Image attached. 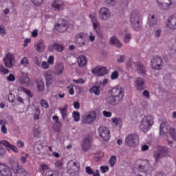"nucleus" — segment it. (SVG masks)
<instances>
[{
    "instance_id": "nucleus-1",
    "label": "nucleus",
    "mask_w": 176,
    "mask_h": 176,
    "mask_svg": "<svg viewBox=\"0 0 176 176\" xmlns=\"http://www.w3.org/2000/svg\"><path fill=\"white\" fill-rule=\"evenodd\" d=\"M109 94L110 96L107 98L109 104L110 105H119L124 97V89L118 85L110 90Z\"/></svg>"
},
{
    "instance_id": "nucleus-2",
    "label": "nucleus",
    "mask_w": 176,
    "mask_h": 176,
    "mask_svg": "<svg viewBox=\"0 0 176 176\" xmlns=\"http://www.w3.org/2000/svg\"><path fill=\"white\" fill-rule=\"evenodd\" d=\"M155 123V118L151 115L145 116L141 120L140 129L143 133H147Z\"/></svg>"
},
{
    "instance_id": "nucleus-3",
    "label": "nucleus",
    "mask_w": 176,
    "mask_h": 176,
    "mask_svg": "<svg viewBox=\"0 0 176 176\" xmlns=\"http://www.w3.org/2000/svg\"><path fill=\"white\" fill-rule=\"evenodd\" d=\"M140 19H141V15L140 12L137 10L132 11L130 17V23L132 28L135 29V31H140L141 29V25H140Z\"/></svg>"
},
{
    "instance_id": "nucleus-4",
    "label": "nucleus",
    "mask_w": 176,
    "mask_h": 176,
    "mask_svg": "<svg viewBox=\"0 0 176 176\" xmlns=\"http://www.w3.org/2000/svg\"><path fill=\"white\" fill-rule=\"evenodd\" d=\"M125 144L130 148H135L140 144V138L135 133H131L126 137Z\"/></svg>"
},
{
    "instance_id": "nucleus-5",
    "label": "nucleus",
    "mask_w": 176,
    "mask_h": 176,
    "mask_svg": "<svg viewBox=\"0 0 176 176\" xmlns=\"http://www.w3.org/2000/svg\"><path fill=\"white\" fill-rule=\"evenodd\" d=\"M126 68H128V69L136 68L140 75H142V76H145V67L142 63H134L129 60L126 63Z\"/></svg>"
},
{
    "instance_id": "nucleus-6",
    "label": "nucleus",
    "mask_w": 176,
    "mask_h": 176,
    "mask_svg": "<svg viewBox=\"0 0 176 176\" xmlns=\"http://www.w3.org/2000/svg\"><path fill=\"white\" fill-rule=\"evenodd\" d=\"M167 153V148L164 146H158L157 151L154 152V157L155 159V163H159L163 157L166 156Z\"/></svg>"
},
{
    "instance_id": "nucleus-7",
    "label": "nucleus",
    "mask_w": 176,
    "mask_h": 176,
    "mask_svg": "<svg viewBox=\"0 0 176 176\" xmlns=\"http://www.w3.org/2000/svg\"><path fill=\"white\" fill-rule=\"evenodd\" d=\"M86 38H87V34L85 32L78 33L75 36L74 42L79 47H83V46H86Z\"/></svg>"
},
{
    "instance_id": "nucleus-8",
    "label": "nucleus",
    "mask_w": 176,
    "mask_h": 176,
    "mask_svg": "<svg viewBox=\"0 0 176 176\" xmlns=\"http://www.w3.org/2000/svg\"><path fill=\"white\" fill-rule=\"evenodd\" d=\"M98 134L103 141H109V139L111 138V132L109 131V129L105 126H100L98 129Z\"/></svg>"
},
{
    "instance_id": "nucleus-9",
    "label": "nucleus",
    "mask_w": 176,
    "mask_h": 176,
    "mask_svg": "<svg viewBox=\"0 0 176 176\" xmlns=\"http://www.w3.org/2000/svg\"><path fill=\"white\" fill-rule=\"evenodd\" d=\"M158 6L163 10H167L170 9L172 5L176 6V1H171V0H157Z\"/></svg>"
},
{
    "instance_id": "nucleus-10",
    "label": "nucleus",
    "mask_w": 176,
    "mask_h": 176,
    "mask_svg": "<svg viewBox=\"0 0 176 176\" xmlns=\"http://www.w3.org/2000/svg\"><path fill=\"white\" fill-rule=\"evenodd\" d=\"M89 18L91 20L93 28L95 30L96 32L98 34V36L100 38V39H102L104 38V36L102 35V33L97 31V28L100 27V22L97 21V18L96 17V14H91L89 15Z\"/></svg>"
},
{
    "instance_id": "nucleus-11",
    "label": "nucleus",
    "mask_w": 176,
    "mask_h": 176,
    "mask_svg": "<svg viewBox=\"0 0 176 176\" xmlns=\"http://www.w3.org/2000/svg\"><path fill=\"white\" fill-rule=\"evenodd\" d=\"M136 164L139 171H143L144 173H148L146 167L149 166V160H138L136 161Z\"/></svg>"
},
{
    "instance_id": "nucleus-12",
    "label": "nucleus",
    "mask_w": 176,
    "mask_h": 176,
    "mask_svg": "<svg viewBox=\"0 0 176 176\" xmlns=\"http://www.w3.org/2000/svg\"><path fill=\"white\" fill-rule=\"evenodd\" d=\"M91 73L95 76H104V75L108 74V70L104 66H98L91 71Z\"/></svg>"
},
{
    "instance_id": "nucleus-13",
    "label": "nucleus",
    "mask_w": 176,
    "mask_h": 176,
    "mask_svg": "<svg viewBox=\"0 0 176 176\" xmlns=\"http://www.w3.org/2000/svg\"><path fill=\"white\" fill-rule=\"evenodd\" d=\"M99 17L101 20H109L111 19V11L105 7L100 8L99 10Z\"/></svg>"
},
{
    "instance_id": "nucleus-14",
    "label": "nucleus",
    "mask_w": 176,
    "mask_h": 176,
    "mask_svg": "<svg viewBox=\"0 0 176 176\" xmlns=\"http://www.w3.org/2000/svg\"><path fill=\"white\" fill-rule=\"evenodd\" d=\"M163 59L160 57H155L151 60V67L153 69H162Z\"/></svg>"
},
{
    "instance_id": "nucleus-15",
    "label": "nucleus",
    "mask_w": 176,
    "mask_h": 176,
    "mask_svg": "<svg viewBox=\"0 0 176 176\" xmlns=\"http://www.w3.org/2000/svg\"><path fill=\"white\" fill-rule=\"evenodd\" d=\"M52 6L54 10L56 12H60V10H64L65 4L64 3V1L61 0H54L52 4Z\"/></svg>"
},
{
    "instance_id": "nucleus-16",
    "label": "nucleus",
    "mask_w": 176,
    "mask_h": 176,
    "mask_svg": "<svg viewBox=\"0 0 176 176\" xmlns=\"http://www.w3.org/2000/svg\"><path fill=\"white\" fill-rule=\"evenodd\" d=\"M0 174L1 176H12V170L5 164H0Z\"/></svg>"
},
{
    "instance_id": "nucleus-17",
    "label": "nucleus",
    "mask_w": 176,
    "mask_h": 176,
    "mask_svg": "<svg viewBox=\"0 0 176 176\" xmlns=\"http://www.w3.org/2000/svg\"><path fill=\"white\" fill-rule=\"evenodd\" d=\"M5 65L8 68H12L13 66V63H14V56H13V54L9 53L7 54L6 57L3 58Z\"/></svg>"
},
{
    "instance_id": "nucleus-18",
    "label": "nucleus",
    "mask_w": 176,
    "mask_h": 176,
    "mask_svg": "<svg viewBox=\"0 0 176 176\" xmlns=\"http://www.w3.org/2000/svg\"><path fill=\"white\" fill-rule=\"evenodd\" d=\"M166 25L170 30H176V14L172 15L168 19Z\"/></svg>"
},
{
    "instance_id": "nucleus-19",
    "label": "nucleus",
    "mask_w": 176,
    "mask_h": 176,
    "mask_svg": "<svg viewBox=\"0 0 176 176\" xmlns=\"http://www.w3.org/2000/svg\"><path fill=\"white\" fill-rule=\"evenodd\" d=\"M13 171L16 176H27V174H28L27 170L19 164H17L16 166L13 168Z\"/></svg>"
},
{
    "instance_id": "nucleus-20",
    "label": "nucleus",
    "mask_w": 176,
    "mask_h": 176,
    "mask_svg": "<svg viewBox=\"0 0 176 176\" xmlns=\"http://www.w3.org/2000/svg\"><path fill=\"white\" fill-rule=\"evenodd\" d=\"M65 47L61 44H58L55 43L54 44H51L48 46V52H63Z\"/></svg>"
},
{
    "instance_id": "nucleus-21",
    "label": "nucleus",
    "mask_w": 176,
    "mask_h": 176,
    "mask_svg": "<svg viewBox=\"0 0 176 176\" xmlns=\"http://www.w3.org/2000/svg\"><path fill=\"white\" fill-rule=\"evenodd\" d=\"M94 120H96L95 112H91L90 113L84 116L82 119V123H87V124L93 123Z\"/></svg>"
},
{
    "instance_id": "nucleus-22",
    "label": "nucleus",
    "mask_w": 176,
    "mask_h": 176,
    "mask_svg": "<svg viewBox=\"0 0 176 176\" xmlns=\"http://www.w3.org/2000/svg\"><path fill=\"white\" fill-rule=\"evenodd\" d=\"M67 168L69 174H76V173H79L80 166L79 165V162H74L69 168L67 167Z\"/></svg>"
},
{
    "instance_id": "nucleus-23",
    "label": "nucleus",
    "mask_w": 176,
    "mask_h": 176,
    "mask_svg": "<svg viewBox=\"0 0 176 176\" xmlns=\"http://www.w3.org/2000/svg\"><path fill=\"white\" fill-rule=\"evenodd\" d=\"M81 148L84 152H87L90 150V148H91V143L89 138H86L82 140Z\"/></svg>"
},
{
    "instance_id": "nucleus-24",
    "label": "nucleus",
    "mask_w": 176,
    "mask_h": 176,
    "mask_svg": "<svg viewBox=\"0 0 176 176\" xmlns=\"http://www.w3.org/2000/svg\"><path fill=\"white\" fill-rule=\"evenodd\" d=\"M55 28L58 32H65L68 28V25H67V21L65 20L62 21V23H56L55 25Z\"/></svg>"
},
{
    "instance_id": "nucleus-25",
    "label": "nucleus",
    "mask_w": 176,
    "mask_h": 176,
    "mask_svg": "<svg viewBox=\"0 0 176 176\" xmlns=\"http://www.w3.org/2000/svg\"><path fill=\"white\" fill-rule=\"evenodd\" d=\"M135 87L138 90H144L146 89L145 81L142 78H138L135 81Z\"/></svg>"
},
{
    "instance_id": "nucleus-26",
    "label": "nucleus",
    "mask_w": 176,
    "mask_h": 176,
    "mask_svg": "<svg viewBox=\"0 0 176 176\" xmlns=\"http://www.w3.org/2000/svg\"><path fill=\"white\" fill-rule=\"evenodd\" d=\"M58 109L60 111L63 120H65L68 117V104H65L63 107H59Z\"/></svg>"
},
{
    "instance_id": "nucleus-27",
    "label": "nucleus",
    "mask_w": 176,
    "mask_h": 176,
    "mask_svg": "<svg viewBox=\"0 0 176 176\" xmlns=\"http://www.w3.org/2000/svg\"><path fill=\"white\" fill-rule=\"evenodd\" d=\"M35 50L38 53H42L45 51V49H46V46L45 45V43L43 41H38L35 45H34Z\"/></svg>"
},
{
    "instance_id": "nucleus-28",
    "label": "nucleus",
    "mask_w": 176,
    "mask_h": 176,
    "mask_svg": "<svg viewBox=\"0 0 176 176\" xmlns=\"http://www.w3.org/2000/svg\"><path fill=\"white\" fill-rule=\"evenodd\" d=\"M52 119L53 120H55V123L58 124L54 126L55 131H56L57 133H60V131H61V122H60V118L58 116H54L52 117Z\"/></svg>"
},
{
    "instance_id": "nucleus-29",
    "label": "nucleus",
    "mask_w": 176,
    "mask_h": 176,
    "mask_svg": "<svg viewBox=\"0 0 176 176\" xmlns=\"http://www.w3.org/2000/svg\"><path fill=\"white\" fill-rule=\"evenodd\" d=\"M44 78H45L47 86L52 85V82H53V76H52L51 71L46 72L44 74Z\"/></svg>"
},
{
    "instance_id": "nucleus-30",
    "label": "nucleus",
    "mask_w": 176,
    "mask_h": 176,
    "mask_svg": "<svg viewBox=\"0 0 176 176\" xmlns=\"http://www.w3.org/2000/svg\"><path fill=\"white\" fill-rule=\"evenodd\" d=\"M148 24L149 27H153V25H156V24H157V19H156L155 14L148 15Z\"/></svg>"
},
{
    "instance_id": "nucleus-31",
    "label": "nucleus",
    "mask_w": 176,
    "mask_h": 176,
    "mask_svg": "<svg viewBox=\"0 0 176 176\" xmlns=\"http://www.w3.org/2000/svg\"><path fill=\"white\" fill-rule=\"evenodd\" d=\"M85 171H86L87 174H88L89 175L100 176V170H96L94 172V170H93V169L90 166H87L85 168Z\"/></svg>"
},
{
    "instance_id": "nucleus-32",
    "label": "nucleus",
    "mask_w": 176,
    "mask_h": 176,
    "mask_svg": "<svg viewBox=\"0 0 176 176\" xmlns=\"http://www.w3.org/2000/svg\"><path fill=\"white\" fill-rule=\"evenodd\" d=\"M110 45H115V46H116V47H122V46H123L122 43H120V41H119L118 40V38H116V36H113V37L111 38Z\"/></svg>"
},
{
    "instance_id": "nucleus-33",
    "label": "nucleus",
    "mask_w": 176,
    "mask_h": 176,
    "mask_svg": "<svg viewBox=\"0 0 176 176\" xmlns=\"http://www.w3.org/2000/svg\"><path fill=\"white\" fill-rule=\"evenodd\" d=\"M77 63L79 67H85L87 63V59L83 56H80L78 58Z\"/></svg>"
},
{
    "instance_id": "nucleus-34",
    "label": "nucleus",
    "mask_w": 176,
    "mask_h": 176,
    "mask_svg": "<svg viewBox=\"0 0 176 176\" xmlns=\"http://www.w3.org/2000/svg\"><path fill=\"white\" fill-rule=\"evenodd\" d=\"M18 91H23V93L27 94V96H28L30 98H32V97H34V94H32V92H31V91H30L27 88H25L24 87H19Z\"/></svg>"
},
{
    "instance_id": "nucleus-35",
    "label": "nucleus",
    "mask_w": 176,
    "mask_h": 176,
    "mask_svg": "<svg viewBox=\"0 0 176 176\" xmlns=\"http://www.w3.org/2000/svg\"><path fill=\"white\" fill-rule=\"evenodd\" d=\"M165 123H162L160 124V135H167V133H168V129L165 126Z\"/></svg>"
},
{
    "instance_id": "nucleus-36",
    "label": "nucleus",
    "mask_w": 176,
    "mask_h": 176,
    "mask_svg": "<svg viewBox=\"0 0 176 176\" xmlns=\"http://www.w3.org/2000/svg\"><path fill=\"white\" fill-rule=\"evenodd\" d=\"M38 91H43L45 90V82L42 80H36Z\"/></svg>"
},
{
    "instance_id": "nucleus-37",
    "label": "nucleus",
    "mask_w": 176,
    "mask_h": 176,
    "mask_svg": "<svg viewBox=\"0 0 176 176\" xmlns=\"http://www.w3.org/2000/svg\"><path fill=\"white\" fill-rule=\"evenodd\" d=\"M111 122L113 124H115V126L118 127L119 126H122V120L120 118L114 117L111 118Z\"/></svg>"
},
{
    "instance_id": "nucleus-38",
    "label": "nucleus",
    "mask_w": 176,
    "mask_h": 176,
    "mask_svg": "<svg viewBox=\"0 0 176 176\" xmlns=\"http://www.w3.org/2000/svg\"><path fill=\"white\" fill-rule=\"evenodd\" d=\"M56 74L57 75H61L63 72H64V64L59 63L56 66Z\"/></svg>"
},
{
    "instance_id": "nucleus-39",
    "label": "nucleus",
    "mask_w": 176,
    "mask_h": 176,
    "mask_svg": "<svg viewBox=\"0 0 176 176\" xmlns=\"http://www.w3.org/2000/svg\"><path fill=\"white\" fill-rule=\"evenodd\" d=\"M21 104H24V99H23L21 96L17 95L13 105H21Z\"/></svg>"
},
{
    "instance_id": "nucleus-40",
    "label": "nucleus",
    "mask_w": 176,
    "mask_h": 176,
    "mask_svg": "<svg viewBox=\"0 0 176 176\" xmlns=\"http://www.w3.org/2000/svg\"><path fill=\"white\" fill-rule=\"evenodd\" d=\"M21 82L23 83V85H29L30 83V77L27 74L23 75L21 78Z\"/></svg>"
},
{
    "instance_id": "nucleus-41",
    "label": "nucleus",
    "mask_w": 176,
    "mask_h": 176,
    "mask_svg": "<svg viewBox=\"0 0 176 176\" xmlns=\"http://www.w3.org/2000/svg\"><path fill=\"white\" fill-rule=\"evenodd\" d=\"M72 118L74 122H79L80 120V113L78 111H74L72 113Z\"/></svg>"
},
{
    "instance_id": "nucleus-42",
    "label": "nucleus",
    "mask_w": 176,
    "mask_h": 176,
    "mask_svg": "<svg viewBox=\"0 0 176 176\" xmlns=\"http://www.w3.org/2000/svg\"><path fill=\"white\" fill-rule=\"evenodd\" d=\"M132 38H133V36L131 35V34L126 33L124 36V43H129L130 41H131Z\"/></svg>"
},
{
    "instance_id": "nucleus-43",
    "label": "nucleus",
    "mask_w": 176,
    "mask_h": 176,
    "mask_svg": "<svg viewBox=\"0 0 176 176\" xmlns=\"http://www.w3.org/2000/svg\"><path fill=\"white\" fill-rule=\"evenodd\" d=\"M89 91L90 93H94L96 96H100V88L97 86L93 87Z\"/></svg>"
},
{
    "instance_id": "nucleus-44",
    "label": "nucleus",
    "mask_w": 176,
    "mask_h": 176,
    "mask_svg": "<svg viewBox=\"0 0 176 176\" xmlns=\"http://www.w3.org/2000/svg\"><path fill=\"white\" fill-rule=\"evenodd\" d=\"M169 134L170 138H172L174 141L176 140V130L175 129L170 128L169 129Z\"/></svg>"
},
{
    "instance_id": "nucleus-45",
    "label": "nucleus",
    "mask_w": 176,
    "mask_h": 176,
    "mask_svg": "<svg viewBox=\"0 0 176 176\" xmlns=\"http://www.w3.org/2000/svg\"><path fill=\"white\" fill-rule=\"evenodd\" d=\"M35 111H36V113H34L33 118L34 120H38L39 119V116L41 115V109H39L38 107H36L35 109Z\"/></svg>"
},
{
    "instance_id": "nucleus-46",
    "label": "nucleus",
    "mask_w": 176,
    "mask_h": 176,
    "mask_svg": "<svg viewBox=\"0 0 176 176\" xmlns=\"http://www.w3.org/2000/svg\"><path fill=\"white\" fill-rule=\"evenodd\" d=\"M45 176H58V173L56 172V170H47Z\"/></svg>"
},
{
    "instance_id": "nucleus-47",
    "label": "nucleus",
    "mask_w": 176,
    "mask_h": 176,
    "mask_svg": "<svg viewBox=\"0 0 176 176\" xmlns=\"http://www.w3.org/2000/svg\"><path fill=\"white\" fill-rule=\"evenodd\" d=\"M116 160H117L116 156L115 155L111 156L109 160L110 166L113 167V166L116 164Z\"/></svg>"
},
{
    "instance_id": "nucleus-48",
    "label": "nucleus",
    "mask_w": 176,
    "mask_h": 176,
    "mask_svg": "<svg viewBox=\"0 0 176 176\" xmlns=\"http://www.w3.org/2000/svg\"><path fill=\"white\" fill-rule=\"evenodd\" d=\"M16 100V98L14 97V94H12V93H10L8 94V101L9 102H12V104H14V101Z\"/></svg>"
},
{
    "instance_id": "nucleus-49",
    "label": "nucleus",
    "mask_w": 176,
    "mask_h": 176,
    "mask_svg": "<svg viewBox=\"0 0 176 176\" xmlns=\"http://www.w3.org/2000/svg\"><path fill=\"white\" fill-rule=\"evenodd\" d=\"M119 78V72L118 71H115L111 73V80H115V79H118Z\"/></svg>"
},
{
    "instance_id": "nucleus-50",
    "label": "nucleus",
    "mask_w": 176,
    "mask_h": 176,
    "mask_svg": "<svg viewBox=\"0 0 176 176\" xmlns=\"http://www.w3.org/2000/svg\"><path fill=\"white\" fill-rule=\"evenodd\" d=\"M41 107H43V108H45L46 109H47V108H49V103L47 102V100H41Z\"/></svg>"
},
{
    "instance_id": "nucleus-51",
    "label": "nucleus",
    "mask_w": 176,
    "mask_h": 176,
    "mask_svg": "<svg viewBox=\"0 0 176 176\" xmlns=\"http://www.w3.org/2000/svg\"><path fill=\"white\" fill-rule=\"evenodd\" d=\"M21 64L22 65H25V67H27V65H28V64H30V62L28 61V58L27 57H23L21 60Z\"/></svg>"
},
{
    "instance_id": "nucleus-52",
    "label": "nucleus",
    "mask_w": 176,
    "mask_h": 176,
    "mask_svg": "<svg viewBox=\"0 0 176 176\" xmlns=\"http://www.w3.org/2000/svg\"><path fill=\"white\" fill-rule=\"evenodd\" d=\"M0 34L1 36H5L6 35V28H5V26L0 25Z\"/></svg>"
},
{
    "instance_id": "nucleus-53",
    "label": "nucleus",
    "mask_w": 176,
    "mask_h": 176,
    "mask_svg": "<svg viewBox=\"0 0 176 176\" xmlns=\"http://www.w3.org/2000/svg\"><path fill=\"white\" fill-rule=\"evenodd\" d=\"M40 135H41V129L40 128L34 129V137H35L36 138H38V137H39Z\"/></svg>"
},
{
    "instance_id": "nucleus-54",
    "label": "nucleus",
    "mask_w": 176,
    "mask_h": 176,
    "mask_svg": "<svg viewBox=\"0 0 176 176\" xmlns=\"http://www.w3.org/2000/svg\"><path fill=\"white\" fill-rule=\"evenodd\" d=\"M36 6H41L43 3V0H31Z\"/></svg>"
},
{
    "instance_id": "nucleus-55",
    "label": "nucleus",
    "mask_w": 176,
    "mask_h": 176,
    "mask_svg": "<svg viewBox=\"0 0 176 176\" xmlns=\"http://www.w3.org/2000/svg\"><path fill=\"white\" fill-rule=\"evenodd\" d=\"M49 168V166L46 164H43L41 165L39 171H43V173H45V170H47Z\"/></svg>"
},
{
    "instance_id": "nucleus-56",
    "label": "nucleus",
    "mask_w": 176,
    "mask_h": 176,
    "mask_svg": "<svg viewBox=\"0 0 176 176\" xmlns=\"http://www.w3.org/2000/svg\"><path fill=\"white\" fill-rule=\"evenodd\" d=\"M73 82L77 85H83L85 83V80L83 78H79L78 80L73 79Z\"/></svg>"
},
{
    "instance_id": "nucleus-57",
    "label": "nucleus",
    "mask_w": 176,
    "mask_h": 176,
    "mask_svg": "<svg viewBox=\"0 0 176 176\" xmlns=\"http://www.w3.org/2000/svg\"><path fill=\"white\" fill-rule=\"evenodd\" d=\"M100 171L102 173V174H105V173H107V171H109V167L105 166H100Z\"/></svg>"
},
{
    "instance_id": "nucleus-58",
    "label": "nucleus",
    "mask_w": 176,
    "mask_h": 176,
    "mask_svg": "<svg viewBox=\"0 0 176 176\" xmlns=\"http://www.w3.org/2000/svg\"><path fill=\"white\" fill-rule=\"evenodd\" d=\"M47 63L50 65H53V64H54V56H50L47 60Z\"/></svg>"
},
{
    "instance_id": "nucleus-59",
    "label": "nucleus",
    "mask_w": 176,
    "mask_h": 176,
    "mask_svg": "<svg viewBox=\"0 0 176 176\" xmlns=\"http://www.w3.org/2000/svg\"><path fill=\"white\" fill-rule=\"evenodd\" d=\"M7 80L8 82H14L16 80V77H14V75L10 74L9 76H8Z\"/></svg>"
},
{
    "instance_id": "nucleus-60",
    "label": "nucleus",
    "mask_w": 176,
    "mask_h": 176,
    "mask_svg": "<svg viewBox=\"0 0 176 176\" xmlns=\"http://www.w3.org/2000/svg\"><path fill=\"white\" fill-rule=\"evenodd\" d=\"M1 144L2 145H3L4 146H6V148H10V146L12 145V144H10V143H9V142H8L6 140L1 141Z\"/></svg>"
},
{
    "instance_id": "nucleus-61",
    "label": "nucleus",
    "mask_w": 176,
    "mask_h": 176,
    "mask_svg": "<svg viewBox=\"0 0 176 176\" xmlns=\"http://www.w3.org/2000/svg\"><path fill=\"white\" fill-rule=\"evenodd\" d=\"M41 67L43 68V69H49V63L46 61H43L41 63Z\"/></svg>"
},
{
    "instance_id": "nucleus-62",
    "label": "nucleus",
    "mask_w": 176,
    "mask_h": 176,
    "mask_svg": "<svg viewBox=\"0 0 176 176\" xmlns=\"http://www.w3.org/2000/svg\"><path fill=\"white\" fill-rule=\"evenodd\" d=\"M0 72H2V74H9V69H6L3 67V66H0Z\"/></svg>"
},
{
    "instance_id": "nucleus-63",
    "label": "nucleus",
    "mask_w": 176,
    "mask_h": 176,
    "mask_svg": "<svg viewBox=\"0 0 176 176\" xmlns=\"http://www.w3.org/2000/svg\"><path fill=\"white\" fill-rule=\"evenodd\" d=\"M106 3L108 5H111V6H115V3H116V0H105Z\"/></svg>"
},
{
    "instance_id": "nucleus-64",
    "label": "nucleus",
    "mask_w": 176,
    "mask_h": 176,
    "mask_svg": "<svg viewBox=\"0 0 176 176\" xmlns=\"http://www.w3.org/2000/svg\"><path fill=\"white\" fill-rule=\"evenodd\" d=\"M142 94L144 97H146V98H149V97H151V94H149V91L148 90H144Z\"/></svg>"
}]
</instances>
